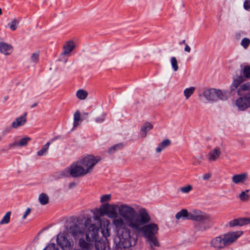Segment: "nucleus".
I'll use <instances>...</instances> for the list:
<instances>
[{"instance_id":"15","label":"nucleus","mask_w":250,"mask_h":250,"mask_svg":"<svg viewBox=\"0 0 250 250\" xmlns=\"http://www.w3.org/2000/svg\"><path fill=\"white\" fill-rule=\"evenodd\" d=\"M249 179V174L247 172H243L240 174L234 175L232 178V182L236 185L244 184Z\"/></svg>"},{"instance_id":"26","label":"nucleus","mask_w":250,"mask_h":250,"mask_svg":"<svg viewBox=\"0 0 250 250\" xmlns=\"http://www.w3.org/2000/svg\"><path fill=\"white\" fill-rule=\"evenodd\" d=\"M39 201L42 205H45L49 202V197L47 194L42 193L39 195Z\"/></svg>"},{"instance_id":"18","label":"nucleus","mask_w":250,"mask_h":250,"mask_svg":"<svg viewBox=\"0 0 250 250\" xmlns=\"http://www.w3.org/2000/svg\"><path fill=\"white\" fill-rule=\"evenodd\" d=\"M75 47V42L70 40L67 42L63 46V52L62 53V55L69 56L70 52L72 51Z\"/></svg>"},{"instance_id":"7","label":"nucleus","mask_w":250,"mask_h":250,"mask_svg":"<svg viewBox=\"0 0 250 250\" xmlns=\"http://www.w3.org/2000/svg\"><path fill=\"white\" fill-rule=\"evenodd\" d=\"M84 168L82 166L79 161L73 163L71 165L61 172L62 177H66L70 174L72 177H79L86 175Z\"/></svg>"},{"instance_id":"25","label":"nucleus","mask_w":250,"mask_h":250,"mask_svg":"<svg viewBox=\"0 0 250 250\" xmlns=\"http://www.w3.org/2000/svg\"><path fill=\"white\" fill-rule=\"evenodd\" d=\"M79 246L83 250H91L93 248V245L90 243L86 242L84 240L80 239L79 240Z\"/></svg>"},{"instance_id":"31","label":"nucleus","mask_w":250,"mask_h":250,"mask_svg":"<svg viewBox=\"0 0 250 250\" xmlns=\"http://www.w3.org/2000/svg\"><path fill=\"white\" fill-rule=\"evenodd\" d=\"M11 214V211H8L6 213L4 216L0 221V225L7 224L9 223L10 220V216Z\"/></svg>"},{"instance_id":"17","label":"nucleus","mask_w":250,"mask_h":250,"mask_svg":"<svg viewBox=\"0 0 250 250\" xmlns=\"http://www.w3.org/2000/svg\"><path fill=\"white\" fill-rule=\"evenodd\" d=\"M27 113H25L23 116H21L18 118H17L16 120L12 122V127L13 128L17 129L20 126H22L27 122L26 119Z\"/></svg>"},{"instance_id":"23","label":"nucleus","mask_w":250,"mask_h":250,"mask_svg":"<svg viewBox=\"0 0 250 250\" xmlns=\"http://www.w3.org/2000/svg\"><path fill=\"white\" fill-rule=\"evenodd\" d=\"M171 144V141L169 139H166L161 142L156 149L157 153H160Z\"/></svg>"},{"instance_id":"8","label":"nucleus","mask_w":250,"mask_h":250,"mask_svg":"<svg viewBox=\"0 0 250 250\" xmlns=\"http://www.w3.org/2000/svg\"><path fill=\"white\" fill-rule=\"evenodd\" d=\"M203 94L207 100L214 102L219 100L226 101L228 98L229 92L211 88L205 90Z\"/></svg>"},{"instance_id":"2","label":"nucleus","mask_w":250,"mask_h":250,"mask_svg":"<svg viewBox=\"0 0 250 250\" xmlns=\"http://www.w3.org/2000/svg\"><path fill=\"white\" fill-rule=\"evenodd\" d=\"M150 221L148 212L145 208H142L136 211L127 228L135 233L142 232L149 250H156L155 248L160 247L156 236L159 229L157 224L149 223Z\"/></svg>"},{"instance_id":"32","label":"nucleus","mask_w":250,"mask_h":250,"mask_svg":"<svg viewBox=\"0 0 250 250\" xmlns=\"http://www.w3.org/2000/svg\"><path fill=\"white\" fill-rule=\"evenodd\" d=\"M81 114L79 111H77L74 115V126L76 127L79 125V122L81 120Z\"/></svg>"},{"instance_id":"24","label":"nucleus","mask_w":250,"mask_h":250,"mask_svg":"<svg viewBox=\"0 0 250 250\" xmlns=\"http://www.w3.org/2000/svg\"><path fill=\"white\" fill-rule=\"evenodd\" d=\"M250 191V189L242 191L240 193L238 198L242 202H247L250 199V194L248 193Z\"/></svg>"},{"instance_id":"6","label":"nucleus","mask_w":250,"mask_h":250,"mask_svg":"<svg viewBox=\"0 0 250 250\" xmlns=\"http://www.w3.org/2000/svg\"><path fill=\"white\" fill-rule=\"evenodd\" d=\"M236 75L233 77V81L230 87L231 92L236 90L246 79L250 78V66L245 65L244 68L235 72Z\"/></svg>"},{"instance_id":"34","label":"nucleus","mask_w":250,"mask_h":250,"mask_svg":"<svg viewBox=\"0 0 250 250\" xmlns=\"http://www.w3.org/2000/svg\"><path fill=\"white\" fill-rule=\"evenodd\" d=\"M170 62L172 67L174 71H177L179 69L178 62L175 57H172L170 59Z\"/></svg>"},{"instance_id":"36","label":"nucleus","mask_w":250,"mask_h":250,"mask_svg":"<svg viewBox=\"0 0 250 250\" xmlns=\"http://www.w3.org/2000/svg\"><path fill=\"white\" fill-rule=\"evenodd\" d=\"M19 23V21L18 20L14 19L11 22L8 23V25L12 31H15L17 28Z\"/></svg>"},{"instance_id":"3","label":"nucleus","mask_w":250,"mask_h":250,"mask_svg":"<svg viewBox=\"0 0 250 250\" xmlns=\"http://www.w3.org/2000/svg\"><path fill=\"white\" fill-rule=\"evenodd\" d=\"M86 239L87 241L95 240L97 237L98 227L92 223V219L87 218L83 219L79 218L70 222L67 228V231L76 238L83 235L85 229Z\"/></svg>"},{"instance_id":"21","label":"nucleus","mask_w":250,"mask_h":250,"mask_svg":"<svg viewBox=\"0 0 250 250\" xmlns=\"http://www.w3.org/2000/svg\"><path fill=\"white\" fill-rule=\"evenodd\" d=\"M175 217L177 220L181 219L183 220H190V212H188L186 209H182L175 215Z\"/></svg>"},{"instance_id":"44","label":"nucleus","mask_w":250,"mask_h":250,"mask_svg":"<svg viewBox=\"0 0 250 250\" xmlns=\"http://www.w3.org/2000/svg\"><path fill=\"white\" fill-rule=\"evenodd\" d=\"M100 215L99 214L98 210H97V214H96V213H94V219L95 220L97 221L98 222V224L96 225L95 224L96 226L98 227V230H99V225H100L101 223V219H100Z\"/></svg>"},{"instance_id":"5","label":"nucleus","mask_w":250,"mask_h":250,"mask_svg":"<svg viewBox=\"0 0 250 250\" xmlns=\"http://www.w3.org/2000/svg\"><path fill=\"white\" fill-rule=\"evenodd\" d=\"M190 220L202 223L198 228L201 231L206 230L214 225L213 217L210 214L200 210H193L190 212Z\"/></svg>"},{"instance_id":"14","label":"nucleus","mask_w":250,"mask_h":250,"mask_svg":"<svg viewBox=\"0 0 250 250\" xmlns=\"http://www.w3.org/2000/svg\"><path fill=\"white\" fill-rule=\"evenodd\" d=\"M31 140V138L29 137H26L23 138L19 140L18 142H14L13 143H10L8 145V148L7 150L4 149H2L1 151L2 152H5L7 150L14 147H16L18 146H26L28 143Z\"/></svg>"},{"instance_id":"52","label":"nucleus","mask_w":250,"mask_h":250,"mask_svg":"<svg viewBox=\"0 0 250 250\" xmlns=\"http://www.w3.org/2000/svg\"><path fill=\"white\" fill-rule=\"evenodd\" d=\"M2 138H3L2 136L1 135V134H0V142L1 141Z\"/></svg>"},{"instance_id":"11","label":"nucleus","mask_w":250,"mask_h":250,"mask_svg":"<svg viewBox=\"0 0 250 250\" xmlns=\"http://www.w3.org/2000/svg\"><path fill=\"white\" fill-rule=\"evenodd\" d=\"M58 244L63 250H71L73 249L74 242L72 239H68L63 234H59L57 238Z\"/></svg>"},{"instance_id":"28","label":"nucleus","mask_w":250,"mask_h":250,"mask_svg":"<svg viewBox=\"0 0 250 250\" xmlns=\"http://www.w3.org/2000/svg\"><path fill=\"white\" fill-rule=\"evenodd\" d=\"M87 96V92L83 89H79L76 92L77 97L81 100H85Z\"/></svg>"},{"instance_id":"41","label":"nucleus","mask_w":250,"mask_h":250,"mask_svg":"<svg viewBox=\"0 0 250 250\" xmlns=\"http://www.w3.org/2000/svg\"><path fill=\"white\" fill-rule=\"evenodd\" d=\"M43 250H59V249L54 243H51L48 244Z\"/></svg>"},{"instance_id":"42","label":"nucleus","mask_w":250,"mask_h":250,"mask_svg":"<svg viewBox=\"0 0 250 250\" xmlns=\"http://www.w3.org/2000/svg\"><path fill=\"white\" fill-rule=\"evenodd\" d=\"M238 218L233 219L232 220L230 221L229 222V226L230 228L234 227L236 226H239Z\"/></svg>"},{"instance_id":"10","label":"nucleus","mask_w":250,"mask_h":250,"mask_svg":"<svg viewBox=\"0 0 250 250\" xmlns=\"http://www.w3.org/2000/svg\"><path fill=\"white\" fill-rule=\"evenodd\" d=\"M235 105L240 111H245L250 108V92L237 99L235 101Z\"/></svg>"},{"instance_id":"47","label":"nucleus","mask_w":250,"mask_h":250,"mask_svg":"<svg viewBox=\"0 0 250 250\" xmlns=\"http://www.w3.org/2000/svg\"><path fill=\"white\" fill-rule=\"evenodd\" d=\"M210 176L209 173H206L203 176V179L204 180H208L210 178Z\"/></svg>"},{"instance_id":"48","label":"nucleus","mask_w":250,"mask_h":250,"mask_svg":"<svg viewBox=\"0 0 250 250\" xmlns=\"http://www.w3.org/2000/svg\"><path fill=\"white\" fill-rule=\"evenodd\" d=\"M184 50L186 52L189 53L190 52L191 49H190V47L188 45V44H186L185 48Z\"/></svg>"},{"instance_id":"45","label":"nucleus","mask_w":250,"mask_h":250,"mask_svg":"<svg viewBox=\"0 0 250 250\" xmlns=\"http://www.w3.org/2000/svg\"><path fill=\"white\" fill-rule=\"evenodd\" d=\"M244 8L246 10H248L250 8V0H246L244 1Z\"/></svg>"},{"instance_id":"29","label":"nucleus","mask_w":250,"mask_h":250,"mask_svg":"<svg viewBox=\"0 0 250 250\" xmlns=\"http://www.w3.org/2000/svg\"><path fill=\"white\" fill-rule=\"evenodd\" d=\"M124 145L123 143H119L111 147L108 150V153L112 154L115 152L117 150L121 149L123 148Z\"/></svg>"},{"instance_id":"13","label":"nucleus","mask_w":250,"mask_h":250,"mask_svg":"<svg viewBox=\"0 0 250 250\" xmlns=\"http://www.w3.org/2000/svg\"><path fill=\"white\" fill-rule=\"evenodd\" d=\"M98 234L95 240L89 241L95 242V247L96 250H111L108 240L107 238L101 239L97 241Z\"/></svg>"},{"instance_id":"53","label":"nucleus","mask_w":250,"mask_h":250,"mask_svg":"<svg viewBox=\"0 0 250 250\" xmlns=\"http://www.w3.org/2000/svg\"><path fill=\"white\" fill-rule=\"evenodd\" d=\"M2 14V10L1 8H0V15Z\"/></svg>"},{"instance_id":"43","label":"nucleus","mask_w":250,"mask_h":250,"mask_svg":"<svg viewBox=\"0 0 250 250\" xmlns=\"http://www.w3.org/2000/svg\"><path fill=\"white\" fill-rule=\"evenodd\" d=\"M105 115H106V114L104 113H103L100 116L97 117L95 119L96 122L97 123H101L103 122L104 121Z\"/></svg>"},{"instance_id":"4","label":"nucleus","mask_w":250,"mask_h":250,"mask_svg":"<svg viewBox=\"0 0 250 250\" xmlns=\"http://www.w3.org/2000/svg\"><path fill=\"white\" fill-rule=\"evenodd\" d=\"M243 231L229 232L213 238L210 246L214 250H222L234 243L242 234Z\"/></svg>"},{"instance_id":"49","label":"nucleus","mask_w":250,"mask_h":250,"mask_svg":"<svg viewBox=\"0 0 250 250\" xmlns=\"http://www.w3.org/2000/svg\"><path fill=\"white\" fill-rule=\"evenodd\" d=\"M76 184L75 183H71L69 185V188H72L75 186Z\"/></svg>"},{"instance_id":"51","label":"nucleus","mask_w":250,"mask_h":250,"mask_svg":"<svg viewBox=\"0 0 250 250\" xmlns=\"http://www.w3.org/2000/svg\"><path fill=\"white\" fill-rule=\"evenodd\" d=\"M37 105V103H34L33 105L31 106V108H33Z\"/></svg>"},{"instance_id":"46","label":"nucleus","mask_w":250,"mask_h":250,"mask_svg":"<svg viewBox=\"0 0 250 250\" xmlns=\"http://www.w3.org/2000/svg\"><path fill=\"white\" fill-rule=\"evenodd\" d=\"M31 211V209L30 208H27L26 209L25 212H24V214L23 215L22 219H25L26 218L27 216L30 213Z\"/></svg>"},{"instance_id":"1","label":"nucleus","mask_w":250,"mask_h":250,"mask_svg":"<svg viewBox=\"0 0 250 250\" xmlns=\"http://www.w3.org/2000/svg\"><path fill=\"white\" fill-rule=\"evenodd\" d=\"M100 216L106 215L114 219L113 224L116 235L114 238L115 250L129 248L135 245L137 238L131 235V230L127 228L136 210L127 204H102L98 209Z\"/></svg>"},{"instance_id":"33","label":"nucleus","mask_w":250,"mask_h":250,"mask_svg":"<svg viewBox=\"0 0 250 250\" xmlns=\"http://www.w3.org/2000/svg\"><path fill=\"white\" fill-rule=\"evenodd\" d=\"M239 226H243L250 223V218H238Z\"/></svg>"},{"instance_id":"50","label":"nucleus","mask_w":250,"mask_h":250,"mask_svg":"<svg viewBox=\"0 0 250 250\" xmlns=\"http://www.w3.org/2000/svg\"><path fill=\"white\" fill-rule=\"evenodd\" d=\"M184 44L186 45V44H187L185 40H183L180 43V44Z\"/></svg>"},{"instance_id":"22","label":"nucleus","mask_w":250,"mask_h":250,"mask_svg":"<svg viewBox=\"0 0 250 250\" xmlns=\"http://www.w3.org/2000/svg\"><path fill=\"white\" fill-rule=\"evenodd\" d=\"M153 125L148 122H146L144 124L140 130V134L142 137L144 138L146 136L147 132L151 129Z\"/></svg>"},{"instance_id":"9","label":"nucleus","mask_w":250,"mask_h":250,"mask_svg":"<svg viewBox=\"0 0 250 250\" xmlns=\"http://www.w3.org/2000/svg\"><path fill=\"white\" fill-rule=\"evenodd\" d=\"M101 158L99 156L87 155L82 157L79 161L88 174L91 172L95 165L100 162Z\"/></svg>"},{"instance_id":"16","label":"nucleus","mask_w":250,"mask_h":250,"mask_svg":"<svg viewBox=\"0 0 250 250\" xmlns=\"http://www.w3.org/2000/svg\"><path fill=\"white\" fill-rule=\"evenodd\" d=\"M13 46L4 42H0V53L4 56H9L13 52Z\"/></svg>"},{"instance_id":"37","label":"nucleus","mask_w":250,"mask_h":250,"mask_svg":"<svg viewBox=\"0 0 250 250\" xmlns=\"http://www.w3.org/2000/svg\"><path fill=\"white\" fill-rule=\"evenodd\" d=\"M39 52L37 51L33 53L30 58L31 61L35 63H38L39 60Z\"/></svg>"},{"instance_id":"30","label":"nucleus","mask_w":250,"mask_h":250,"mask_svg":"<svg viewBox=\"0 0 250 250\" xmlns=\"http://www.w3.org/2000/svg\"><path fill=\"white\" fill-rule=\"evenodd\" d=\"M195 88L193 86L186 88L184 91V94L186 98L188 99L194 93Z\"/></svg>"},{"instance_id":"20","label":"nucleus","mask_w":250,"mask_h":250,"mask_svg":"<svg viewBox=\"0 0 250 250\" xmlns=\"http://www.w3.org/2000/svg\"><path fill=\"white\" fill-rule=\"evenodd\" d=\"M237 94L240 97L243 96L244 91H250V82L240 85L237 88Z\"/></svg>"},{"instance_id":"40","label":"nucleus","mask_w":250,"mask_h":250,"mask_svg":"<svg viewBox=\"0 0 250 250\" xmlns=\"http://www.w3.org/2000/svg\"><path fill=\"white\" fill-rule=\"evenodd\" d=\"M12 128L13 127H12V125L11 126H6L5 127H4L2 129V132L1 133V134L2 136V137H3L5 136H6V135H7L8 134L10 133L12 131Z\"/></svg>"},{"instance_id":"54","label":"nucleus","mask_w":250,"mask_h":250,"mask_svg":"<svg viewBox=\"0 0 250 250\" xmlns=\"http://www.w3.org/2000/svg\"><path fill=\"white\" fill-rule=\"evenodd\" d=\"M67 62V60H66L65 61V62Z\"/></svg>"},{"instance_id":"12","label":"nucleus","mask_w":250,"mask_h":250,"mask_svg":"<svg viewBox=\"0 0 250 250\" xmlns=\"http://www.w3.org/2000/svg\"><path fill=\"white\" fill-rule=\"evenodd\" d=\"M222 154L221 148L219 146H215L208 153V160L210 163L216 162L220 159Z\"/></svg>"},{"instance_id":"35","label":"nucleus","mask_w":250,"mask_h":250,"mask_svg":"<svg viewBox=\"0 0 250 250\" xmlns=\"http://www.w3.org/2000/svg\"><path fill=\"white\" fill-rule=\"evenodd\" d=\"M111 199V195L110 194H105L102 195L100 198V202L102 203V204L108 203L107 202L110 201Z\"/></svg>"},{"instance_id":"19","label":"nucleus","mask_w":250,"mask_h":250,"mask_svg":"<svg viewBox=\"0 0 250 250\" xmlns=\"http://www.w3.org/2000/svg\"><path fill=\"white\" fill-rule=\"evenodd\" d=\"M100 228L101 229V233L104 238H107L110 235V229L109 228V221L106 220L103 224H100Z\"/></svg>"},{"instance_id":"38","label":"nucleus","mask_w":250,"mask_h":250,"mask_svg":"<svg viewBox=\"0 0 250 250\" xmlns=\"http://www.w3.org/2000/svg\"><path fill=\"white\" fill-rule=\"evenodd\" d=\"M192 189V186L190 185H188L187 186L180 188V190L184 193H188Z\"/></svg>"},{"instance_id":"39","label":"nucleus","mask_w":250,"mask_h":250,"mask_svg":"<svg viewBox=\"0 0 250 250\" xmlns=\"http://www.w3.org/2000/svg\"><path fill=\"white\" fill-rule=\"evenodd\" d=\"M250 44V40L247 38L242 39L241 42V45L245 49H247Z\"/></svg>"},{"instance_id":"27","label":"nucleus","mask_w":250,"mask_h":250,"mask_svg":"<svg viewBox=\"0 0 250 250\" xmlns=\"http://www.w3.org/2000/svg\"><path fill=\"white\" fill-rule=\"evenodd\" d=\"M50 143L47 142L45 145L42 146V149L37 152V154L39 156L45 155L48 151Z\"/></svg>"}]
</instances>
